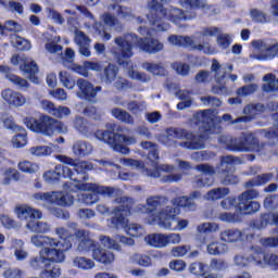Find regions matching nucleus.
Returning a JSON list of instances; mask_svg holds the SVG:
<instances>
[{
	"mask_svg": "<svg viewBox=\"0 0 278 278\" xmlns=\"http://www.w3.org/2000/svg\"><path fill=\"white\" fill-rule=\"evenodd\" d=\"M140 147L141 149L149 151L148 160L152 162L154 169L146 168L142 161L134 159H121V164H123L124 166H130V168H136L137 170H141L142 175H144L146 177H152L153 179H157V177H160L163 184H177L178 181H181L184 175L173 174V170H175L174 165H157V161L160 160V152L157 150L156 143H153L151 141H142L140 143Z\"/></svg>",
	"mask_w": 278,
	"mask_h": 278,
	"instance_id": "f257e3e1",
	"label": "nucleus"
},
{
	"mask_svg": "<svg viewBox=\"0 0 278 278\" xmlns=\"http://www.w3.org/2000/svg\"><path fill=\"white\" fill-rule=\"evenodd\" d=\"M218 142L232 153H257V155H265V157L277 155V143L260 142L255 132L251 131L241 132L238 137L222 135Z\"/></svg>",
	"mask_w": 278,
	"mask_h": 278,
	"instance_id": "f03ea898",
	"label": "nucleus"
},
{
	"mask_svg": "<svg viewBox=\"0 0 278 278\" xmlns=\"http://www.w3.org/2000/svg\"><path fill=\"white\" fill-rule=\"evenodd\" d=\"M114 42L118 46L124 60L134 58V45H137L140 51H144V53L155 54L164 51V43L160 40L151 37L138 38L136 34H126L123 37H116Z\"/></svg>",
	"mask_w": 278,
	"mask_h": 278,
	"instance_id": "7ed1b4c3",
	"label": "nucleus"
},
{
	"mask_svg": "<svg viewBox=\"0 0 278 278\" xmlns=\"http://www.w3.org/2000/svg\"><path fill=\"white\" fill-rule=\"evenodd\" d=\"M195 125H199L203 130L200 135L189 132L187 141L179 142L178 147L199 151L205 149V142L210 138V134H214V112L210 109L201 111L194 115Z\"/></svg>",
	"mask_w": 278,
	"mask_h": 278,
	"instance_id": "20e7f679",
	"label": "nucleus"
},
{
	"mask_svg": "<svg viewBox=\"0 0 278 278\" xmlns=\"http://www.w3.org/2000/svg\"><path fill=\"white\" fill-rule=\"evenodd\" d=\"M115 203H117L118 206L113 210L114 216L111 218L112 227L115 229H125L126 233L132 238H140V236H144V228L142 226L138 224L127 225V223H129L127 216L131 214L134 199L122 197L115 199Z\"/></svg>",
	"mask_w": 278,
	"mask_h": 278,
	"instance_id": "39448f33",
	"label": "nucleus"
},
{
	"mask_svg": "<svg viewBox=\"0 0 278 278\" xmlns=\"http://www.w3.org/2000/svg\"><path fill=\"white\" fill-rule=\"evenodd\" d=\"M109 130H97L94 137L97 140H101L109 144L117 153L123 155H129V146L136 144L135 137L125 136L123 134L114 132L116 130V124H106Z\"/></svg>",
	"mask_w": 278,
	"mask_h": 278,
	"instance_id": "423d86ee",
	"label": "nucleus"
},
{
	"mask_svg": "<svg viewBox=\"0 0 278 278\" xmlns=\"http://www.w3.org/2000/svg\"><path fill=\"white\" fill-rule=\"evenodd\" d=\"M147 16L155 31H168L170 29V24L162 22V18H167V21L175 24L179 23V21H188V16L184 14V10L177 8L164 9L162 7L157 11H150Z\"/></svg>",
	"mask_w": 278,
	"mask_h": 278,
	"instance_id": "0eeeda50",
	"label": "nucleus"
},
{
	"mask_svg": "<svg viewBox=\"0 0 278 278\" xmlns=\"http://www.w3.org/2000/svg\"><path fill=\"white\" fill-rule=\"evenodd\" d=\"M24 123L28 129L42 134L43 136H53L55 134H68V127L64 123L55 118L43 115L39 119L34 117L24 118Z\"/></svg>",
	"mask_w": 278,
	"mask_h": 278,
	"instance_id": "6e6552de",
	"label": "nucleus"
},
{
	"mask_svg": "<svg viewBox=\"0 0 278 278\" xmlns=\"http://www.w3.org/2000/svg\"><path fill=\"white\" fill-rule=\"evenodd\" d=\"M181 210L178 207L166 206L154 215V220L161 229H168L169 231H184L188 228L190 222L179 216Z\"/></svg>",
	"mask_w": 278,
	"mask_h": 278,
	"instance_id": "1a4fd4ad",
	"label": "nucleus"
},
{
	"mask_svg": "<svg viewBox=\"0 0 278 278\" xmlns=\"http://www.w3.org/2000/svg\"><path fill=\"white\" fill-rule=\"evenodd\" d=\"M254 51L250 54L251 60L269 62L278 58V41L273 39H256L251 42Z\"/></svg>",
	"mask_w": 278,
	"mask_h": 278,
	"instance_id": "9d476101",
	"label": "nucleus"
},
{
	"mask_svg": "<svg viewBox=\"0 0 278 278\" xmlns=\"http://www.w3.org/2000/svg\"><path fill=\"white\" fill-rule=\"evenodd\" d=\"M76 178H78V180H76L77 184L65 182L64 189L68 190L70 192H75V190H81L83 192H94L96 194H101L102 197H114V193L116 192V189L112 187H105L92 182H81L90 179L88 175L76 176Z\"/></svg>",
	"mask_w": 278,
	"mask_h": 278,
	"instance_id": "9b49d317",
	"label": "nucleus"
},
{
	"mask_svg": "<svg viewBox=\"0 0 278 278\" xmlns=\"http://www.w3.org/2000/svg\"><path fill=\"white\" fill-rule=\"evenodd\" d=\"M242 164V160L238 156L226 155L220 157L219 179L223 186H236L240 182V178L235 174L236 165Z\"/></svg>",
	"mask_w": 278,
	"mask_h": 278,
	"instance_id": "f8f14e48",
	"label": "nucleus"
},
{
	"mask_svg": "<svg viewBox=\"0 0 278 278\" xmlns=\"http://www.w3.org/2000/svg\"><path fill=\"white\" fill-rule=\"evenodd\" d=\"M168 43L173 47H185L186 49H191V51H202L206 55H212L214 53V49L206 43H197L194 38L190 36H179V35H170L168 37Z\"/></svg>",
	"mask_w": 278,
	"mask_h": 278,
	"instance_id": "ddd939ff",
	"label": "nucleus"
},
{
	"mask_svg": "<svg viewBox=\"0 0 278 278\" xmlns=\"http://www.w3.org/2000/svg\"><path fill=\"white\" fill-rule=\"evenodd\" d=\"M33 199L35 201H43V203H51L52 205H60L61 207H70L75 201L72 194L60 191L38 192L33 195Z\"/></svg>",
	"mask_w": 278,
	"mask_h": 278,
	"instance_id": "4468645a",
	"label": "nucleus"
},
{
	"mask_svg": "<svg viewBox=\"0 0 278 278\" xmlns=\"http://www.w3.org/2000/svg\"><path fill=\"white\" fill-rule=\"evenodd\" d=\"M67 227L74 231V240L78 242L76 247L78 253L94 251V240L90 237V230L77 228V223H71Z\"/></svg>",
	"mask_w": 278,
	"mask_h": 278,
	"instance_id": "2eb2a0df",
	"label": "nucleus"
},
{
	"mask_svg": "<svg viewBox=\"0 0 278 278\" xmlns=\"http://www.w3.org/2000/svg\"><path fill=\"white\" fill-rule=\"evenodd\" d=\"M167 203L168 198L163 195H152L146 200V206L142 204L137 206V212H142V214H152L153 223L157 224L155 220V215L159 212H162V210L166 208L164 205H167Z\"/></svg>",
	"mask_w": 278,
	"mask_h": 278,
	"instance_id": "dca6fc26",
	"label": "nucleus"
},
{
	"mask_svg": "<svg viewBox=\"0 0 278 278\" xmlns=\"http://www.w3.org/2000/svg\"><path fill=\"white\" fill-rule=\"evenodd\" d=\"M79 91L77 92L78 99H85V101H90L94 103L98 92H101V86L94 87L90 81L84 78H79L76 83Z\"/></svg>",
	"mask_w": 278,
	"mask_h": 278,
	"instance_id": "f3484780",
	"label": "nucleus"
},
{
	"mask_svg": "<svg viewBox=\"0 0 278 278\" xmlns=\"http://www.w3.org/2000/svg\"><path fill=\"white\" fill-rule=\"evenodd\" d=\"M61 176L68 178L72 181H79V178L75 177V173H73L68 166H64L62 164L56 165L54 169L46 172L43 174V179L47 184H53V181H58Z\"/></svg>",
	"mask_w": 278,
	"mask_h": 278,
	"instance_id": "a211bd4d",
	"label": "nucleus"
},
{
	"mask_svg": "<svg viewBox=\"0 0 278 278\" xmlns=\"http://www.w3.org/2000/svg\"><path fill=\"white\" fill-rule=\"evenodd\" d=\"M74 42L75 45H77L80 55H84L85 58H90V55H92V52H90V45L92 42V39H90V37L86 35V33L78 28H75Z\"/></svg>",
	"mask_w": 278,
	"mask_h": 278,
	"instance_id": "6ab92c4d",
	"label": "nucleus"
},
{
	"mask_svg": "<svg viewBox=\"0 0 278 278\" xmlns=\"http://www.w3.org/2000/svg\"><path fill=\"white\" fill-rule=\"evenodd\" d=\"M190 135V131L184 129V128H167L166 135H163L159 138V142L161 144H165L166 147H173L175 144V141L170 140V138H176L177 140H188V136Z\"/></svg>",
	"mask_w": 278,
	"mask_h": 278,
	"instance_id": "aec40b11",
	"label": "nucleus"
},
{
	"mask_svg": "<svg viewBox=\"0 0 278 278\" xmlns=\"http://www.w3.org/2000/svg\"><path fill=\"white\" fill-rule=\"evenodd\" d=\"M71 227H56L55 233L62 240L59 241L58 247H61L63 251H71L73 249V240H75V232L71 231Z\"/></svg>",
	"mask_w": 278,
	"mask_h": 278,
	"instance_id": "412c9836",
	"label": "nucleus"
},
{
	"mask_svg": "<svg viewBox=\"0 0 278 278\" xmlns=\"http://www.w3.org/2000/svg\"><path fill=\"white\" fill-rule=\"evenodd\" d=\"M60 162L63 164H68L74 167L76 175H87L88 170H92V163L87 161H75L68 156L58 155L56 156Z\"/></svg>",
	"mask_w": 278,
	"mask_h": 278,
	"instance_id": "4be33fe9",
	"label": "nucleus"
},
{
	"mask_svg": "<svg viewBox=\"0 0 278 278\" xmlns=\"http://www.w3.org/2000/svg\"><path fill=\"white\" fill-rule=\"evenodd\" d=\"M1 94H2V99L7 103H9V105H13V108H23V105L27 103V98L18 91H14L12 89H5L2 91Z\"/></svg>",
	"mask_w": 278,
	"mask_h": 278,
	"instance_id": "5701e85b",
	"label": "nucleus"
},
{
	"mask_svg": "<svg viewBox=\"0 0 278 278\" xmlns=\"http://www.w3.org/2000/svg\"><path fill=\"white\" fill-rule=\"evenodd\" d=\"M211 71L214 73V78L217 84H223L225 81V77H227V73L233 72V65H222L218 60L213 59Z\"/></svg>",
	"mask_w": 278,
	"mask_h": 278,
	"instance_id": "b1692460",
	"label": "nucleus"
},
{
	"mask_svg": "<svg viewBox=\"0 0 278 278\" xmlns=\"http://www.w3.org/2000/svg\"><path fill=\"white\" fill-rule=\"evenodd\" d=\"M219 240L228 244H233V242H243L244 231L238 228H227L219 233Z\"/></svg>",
	"mask_w": 278,
	"mask_h": 278,
	"instance_id": "393cba45",
	"label": "nucleus"
},
{
	"mask_svg": "<svg viewBox=\"0 0 278 278\" xmlns=\"http://www.w3.org/2000/svg\"><path fill=\"white\" fill-rule=\"evenodd\" d=\"M68 250H63L61 245H54L52 248H43L41 250V255H46L48 262L62 263L66 260V253Z\"/></svg>",
	"mask_w": 278,
	"mask_h": 278,
	"instance_id": "a878e982",
	"label": "nucleus"
},
{
	"mask_svg": "<svg viewBox=\"0 0 278 278\" xmlns=\"http://www.w3.org/2000/svg\"><path fill=\"white\" fill-rule=\"evenodd\" d=\"M15 214L21 220H35L36 218H42V213L39 210L31 208L28 205H18L15 207Z\"/></svg>",
	"mask_w": 278,
	"mask_h": 278,
	"instance_id": "bb28decb",
	"label": "nucleus"
},
{
	"mask_svg": "<svg viewBox=\"0 0 278 278\" xmlns=\"http://www.w3.org/2000/svg\"><path fill=\"white\" fill-rule=\"evenodd\" d=\"M20 71H23L33 81V84H40V79L36 76L38 73V65L31 59L26 60L23 64L20 65Z\"/></svg>",
	"mask_w": 278,
	"mask_h": 278,
	"instance_id": "cd10ccee",
	"label": "nucleus"
},
{
	"mask_svg": "<svg viewBox=\"0 0 278 278\" xmlns=\"http://www.w3.org/2000/svg\"><path fill=\"white\" fill-rule=\"evenodd\" d=\"M0 73H4L5 78L9 79L11 84L16 86L18 90H23V88H29V83L25 78H22L21 76H16L10 73V67L1 65Z\"/></svg>",
	"mask_w": 278,
	"mask_h": 278,
	"instance_id": "c85d7f7f",
	"label": "nucleus"
},
{
	"mask_svg": "<svg viewBox=\"0 0 278 278\" xmlns=\"http://www.w3.org/2000/svg\"><path fill=\"white\" fill-rule=\"evenodd\" d=\"M72 151L76 157H86L92 153V144L86 140H76L72 146Z\"/></svg>",
	"mask_w": 278,
	"mask_h": 278,
	"instance_id": "c756f323",
	"label": "nucleus"
},
{
	"mask_svg": "<svg viewBox=\"0 0 278 278\" xmlns=\"http://www.w3.org/2000/svg\"><path fill=\"white\" fill-rule=\"evenodd\" d=\"M30 242L31 244H34V247H45L47 249V247H58V244H60V240L55 239V238H51L49 236H42V235H35L30 238Z\"/></svg>",
	"mask_w": 278,
	"mask_h": 278,
	"instance_id": "7c9ffc66",
	"label": "nucleus"
},
{
	"mask_svg": "<svg viewBox=\"0 0 278 278\" xmlns=\"http://www.w3.org/2000/svg\"><path fill=\"white\" fill-rule=\"evenodd\" d=\"M262 204L257 201H238L237 210L240 214L251 215L260 212Z\"/></svg>",
	"mask_w": 278,
	"mask_h": 278,
	"instance_id": "2f4dec72",
	"label": "nucleus"
},
{
	"mask_svg": "<svg viewBox=\"0 0 278 278\" xmlns=\"http://www.w3.org/2000/svg\"><path fill=\"white\" fill-rule=\"evenodd\" d=\"M117 75L118 68H116L114 64H109V66H105L100 72V81H102V84H106V86H110V84L114 83Z\"/></svg>",
	"mask_w": 278,
	"mask_h": 278,
	"instance_id": "473e14b6",
	"label": "nucleus"
},
{
	"mask_svg": "<svg viewBox=\"0 0 278 278\" xmlns=\"http://www.w3.org/2000/svg\"><path fill=\"white\" fill-rule=\"evenodd\" d=\"M170 204V207H177L178 210L179 207H184L185 210H189L191 212L197 210V203L186 195L172 199Z\"/></svg>",
	"mask_w": 278,
	"mask_h": 278,
	"instance_id": "72a5a7b5",
	"label": "nucleus"
},
{
	"mask_svg": "<svg viewBox=\"0 0 278 278\" xmlns=\"http://www.w3.org/2000/svg\"><path fill=\"white\" fill-rule=\"evenodd\" d=\"M266 254L262 251V248L252 247L250 249V262H253L258 268H265L266 264Z\"/></svg>",
	"mask_w": 278,
	"mask_h": 278,
	"instance_id": "f704fd0d",
	"label": "nucleus"
},
{
	"mask_svg": "<svg viewBox=\"0 0 278 278\" xmlns=\"http://www.w3.org/2000/svg\"><path fill=\"white\" fill-rule=\"evenodd\" d=\"M144 241L149 247L154 249H164L166 247V235L164 233H152L144 238Z\"/></svg>",
	"mask_w": 278,
	"mask_h": 278,
	"instance_id": "c9c22d12",
	"label": "nucleus"
},
{
	"mask_svg": "<svg viewBox=\"0 0 278 278\" xmlns=\"http://www.w3.org/2000/svg\"><path fill=\"white\" fill-rule=\"evenodd\" d=\"M27 229L33 231V233H49L51 231V225L47 222L29 220L26 224Z\"/></svg>",
	"mask_w": 278,
	"mask_h": 278,
	"instance_id": "e433bc0d",
	"label": "nucleus"
},
{
	"mask_svg": "<svg viewBox=\"0 0 278 278\" xmlns=\"http://www.w3.org/2000/svg\"><path fill=\"white\" fill-rule=\"evenodd\" d=\"M109 12H116V16H119L121 18H136L134 16V12L131 11V8L121 5V4H110L108 7Z\"/></svg>",
	"mask_w": 278,
	"mask_h": 278,
	"instance_id": "4c0bfd02",
	"label": "nucleus"
},
{
	"mask_svg": "<svg viewBox=\"0 0 278 278\" xmlns=\"http://www.w3.org/2000/svg\"><path fill=\"white\" fill-rule=\"evenodd\" d=\"M74 268H79L80 270H92L94 268V261L86 256H76L72 260Z\"/></svg>",
	"mask_w": 278,
	"mask_h": 278,
	"instance_id": "58836bf2",
	"label": "nucleus"
},
{
	"mask_svg": "<svg viewBox=\"0 0 278 278\" xmlns=\"http://www.w3.org/2000/svg\"><path fill=\"white\" fill-rule=\"evenodd\" d=\"M93 260L100 262V264H112L114 262V253L110 250H93Z\"/></svg>",
	"mask_w": 278,
	"mask_h": 278,
	"instance_id": "ea45409f",
	"label": "nucleus"
},
{
	"mask_svg": "<svg viewBox=\"0 0 278 278\" xmlns=\"http://www.w3.org/2000/svg\"><path fill=\"white\" fill-rule=\"evenodd\" d=\"M112 116L116 118L117 121H121V123H125L126 125H135L136 121L134 119V116L129 114V112L123 110V109H113L111 111Z\"/></svg>",
	"mask_w": 278,
	"mask_h": 278,
	"instance_id": "a19ab883",
	"label": "nucleus"
},
{
	"mask_svg": "<svg viewBox=\"0 0 278 278\" xmlns=\"http://www.w3.org/2000/svg\"><path fill=\"white\" fill-rule=\"evenodd\" d=\"M206 251L208 255H225L228 251V247L226 243L212 241L206 245Z\"/></svg>",
	"mask_w": 278,
	"mask_h": 278,
	"instance_id": "79ce46f5",
	"label": "nucleus"
},
{
	"mask_svg": "<svg viewBox=\"0 0 278 278\" xmlns=\"http://www.w3.org/2000/svg\"><path fill=\"white\" fill-rule=\"evenodd\" d=\"M229 192L230 190L227 187L215 188L206 193V200L218 201V199H225V197H228Z\"/></svg>",
	"mask_w": 278,
	"mask_h": 278,
	"instance_id": "37998d69",
	"label": "nucleus"
},
{
	"mask_svg": "<svg viewBox=\"0 0 278 278\" xmlns=\"http://www.w3.org/2000/svg\"><path fill=\"white\" fill-rule=\"evenodd\" d=\"M7 31H12V33L23 31V26H21V24H18L14 20H9V21L4 22V25L0 24L1 36H7V34H8Z\"/></svg>",
	"mask_w": 278,
	"mask_h": 278,
	"instance_id": "c03bdc74",
	"label": "nucleus"
},
{
	"mask_svg": "<svg viewBox=\"0 0 278 278\" xmlns=\"http://www.w3.org/2000/svg\"><path fill=\"white\" fill-rule=\"evenodd\" d=\"M143 71H147L148 73H152V75H166V68H164L163 63H151V62H144L142 63Z\"/></svg>",
	"mask_w": 278,
	"mask_h": 278,
	"instance_id": "a18cd8bd",
	"label": "nucleus"
},
{
	"mask_svg": "<svg viewBox=\"0 0 278 278\" xmlns=\"http://www.w3.org/2000/svg\"><path fill=\"white\" fill-rule=\"evenodd\" d=\"M175 96L182 101L177 104V110H186L190 108V105H192V98H190V91L178 90L175 92Z\"/></svg>",
	"mask_w": 278,
	"mask_h": 278,
	"instance_id": "49530a36",
	"label": "nucleus"
},
{
	"mask_svg": "<svg viewBox=\"0 0 278 278\" xmlns=\"http://www.w3.org/2000/svg\"><path fill=\"white\" fill-rule=\"evenodd\" d=\"M18 170L22 173H26L27 175H34V173H38L40 170V166L38 163H34L31 161H22L17 165Z\"/></svg>",
	"mask_w": 278,
	"mask_h": 278,
	"instance_id": "de8ad7c7",
	"label": "nucleus"
},
{
	"mask_svg": "<svg viewBox=\"0 0 278 278\" xmlns=\"http://www.w3.org/2000/svg\"><path fill=\"white\" fill-rule=\"evenodd\" d=\"M264 110L265 108L262 103L249 104L243 109V114H245L247 118L252 121L253 116H257V114H260V112H264Z\"/></svg>",
	"mask_w": 278,
	"mask_h": 278,
	"instance_id": "09e8293b",
	"label": "nucleus"
},
{
	"mask_svg": "<svg viewBox=\"0 0 278 278\" xmlns=\"http://www.w3.org/2000/svg\"><path fill=\"white\" fill-rule=\"evenodd\" d=\"M18 179H21V173L14 168H8L3 173L2 184L3 186H10V184H12V180L18 181Z\"/></svg>",
	"mask_w": 278,
	"mask_h": 278,
	"instance_id": "8fccbe9b",
	"label": "nucleus"
},
{
	"mask_svg": "<svg viewBox=\"0 0 278 278\" xmlns=\"http://www.w3.org/2000/svg\"><path fill=\"white\" fill-rule=\"evenodd\" d=\"M275 79L276 77L274 74H267L263 77V81H265V84L262 85L263 92H277Z\"/></svg>",
	"mask_w": 278,
	"mask_h": 278,
	"instance_id": "3c124183",
	"label": "nucleus"
},
{
	"mask_svg": "<svg viewBox=\"0 0 278 278\" xmlns=\"http://www.w3.org/2000/svg\"><path fill=\"white\" fill-rule=\"evenodd\" d=\"M220 34V28L218 27H204L197 36L193 37V40H199L201 38H214Z\"/></svg>",
	"mask_w": 278,
	"mask_h": 278,
	"instance_id": "603ef678",
	"label": "nucleus"
},
{
	"mask_svg": "<svg viewBox=\"0 0 278 278\" xmlns=\"http://www.w3.org/2000/svg\"><path fill=\"white\" fill-rule=\"evenodd\" d=\"M29 264L34 270H42V268L47 267V264H49V262L47 261V256L39 252V256L33 257Z\"/></svg>",
	"mask_w": 278,
	"mask_h": 278,
	"instance_id": "864d4df0",
	"label": "nucleus"
},
{
	"mask_svg": "<svg viewBox=\"0 0 278 278\" xmlns=\"http://www.w3.org/2000/svg\"><path fill=\"white\" fill-rule=\"evenodd\" d=\"M30 155H35L36 157H45L47 155H51L53 153V150L49 146H37L31 147L29 149Z\"/></svg>",
	"mask_w": 278,
	"mask_h": 278,
	"instance_id": "5fc2aeb1",
	"label": "nucleus"
},
{
	"mask_svg": "<svg viewBox=\"0 0 278 278\" xmlns=\"http://www.w3.org/2000/svg\"><path fill=\"white\" fill-rule=\"evenodd\" d=\"M220 230V226L216 223H202L197 227L198 233H216Z\"/></svg>",
	"mask_w": 278,
	"mask_h": 278,
	"instance_id": "6e6d98bb",
	"label": "nucleus"
},
{
	"mask_svg": "<svg viewBox=\"0 0 278 278\" xmlns=\"http://www.w3.org/2000/svg\"><path fill=\"white\" fill-rule=\"evenodd\" d=\"M260 199V191L257 189H248L238 195V201H253Z\"/></svg>",
	"mask_w": 278,
	"mask_h": 278,
	"instance_id": "4d7b16f0",
	"label": "nucleus"
},
{
	"mask_svg": "<svg viewBox=\"0 0 278 278\" xmlns=\"http://www.w3.org/2000/svg\"><path fill=\"white\" fill-rule=\"evenodd\" d=\"M258 89H260V86H257V84H250V85L240 87L237 90V94L238 97H249L251 94H254V92H257Z\"/></svg>",
	"mask_w": 278,
	"mask_h": 278,
	"instance_id": "13d9d810",
	"label": "nucleus"
},
{
	"mask_svg": "<svg viewBox=\"0 0 278 278\" xmlns=\"http://www.w3.org/2000/svg\"><path fill=\"white\" fill-rule=\"evenodd\" d=\"M250 16L254 23H268V15L260 9H251Z\"/></svg>",
	"mask_w": 278,
	"mask_h": 278,
	"instance_id": "bf43d9fd",
	"label": "nucleus"
},
{
	"mask_svg": "<svg viewBox=\"0 0 278 278\" xmlns=\"http://www.w3.org/2000/svg\"><path fill=\"white\" fill-rule=\"evenodd\" d=\"M1 5L5 8V10H9V12H16L17 14H23L24 8L21 2L16 1H9V2H3L0 1Z\"/></svg>",
	"mask_w": 278,
	"mask_h": 278,
	"instance_id": "052dcab7",
	"label": "nucleus"
},
{
	"mask_svg": "<svg viewBox=\"0 0 278 278\" xmlns=\"http://www.w3.org/2000/svg\"><path fill=\"white\" fill-rule=\"evenodd\" d=\"M59 77L64 88H67V90H73L75 88V80L71 78V75L68 73L60 72Z\"/></svg>",
	"mask_w": 278,
	"mask_h": 278,
	"instance_id": "680f3d73",
	"label": "nucleus"
},
{
	"mask_svg": "<svg viewBox=\"0 0 278 278\" xmlns=\"http://www.w3.org/2000/svg\"><path fill=\"white\" fill-rule=\"evenodd\" d=\"M74 129H77L80 134H88L90 130L88 128V121L84 119V117H76L74 119Z\"/></svg>",
	"mask_w": 278,
	"mask_h": 278,
	"instance_id": "e2e57ef3",
	"label": "nucleus"
},
{
	"mask_svg": "<svg viewBox=\"0 0 278 278\" xmlns=\"http://www.w3.org/2000/svg\"><path fill=\"white\" fill-rule=\"evenodd\" d=\"M134 260H135V262H137V264L139 266H142L143 268H149V266H151V264H153L151 256H149L147 254H135Z\"/></svg>",
	"mask_w": 278,
	"mask_h": 278,
	"instance_id": "0e129e2a",
	"label": "nucleus"
},
{
	"mask_svg": "<svg viewBox=\"0 0 278 278\" xmlns=\"http://www.w3.org/2000/svg\"><path fill=\"white\" fill-rule=\"evenodd\" d=\"M12 144L16 149H21L27 144V134L25 131L17 134L12 139Z\"/></svg>",
	"mask_w": 278,
	"mask_h": 278,
	"instance_id": "69168bd1",
	"label": "nucleus"
},
{
	"mask_svg": "<svg viewBox=\"0 0 278 278\" xmlns=\"http://www.w3.org/2000/svg\"><path fill=\"white\" fill-rule=\"evenodd\" d=\"M265 268H270V270H278V255L277 254H266L265 255Z\"/></svg>",
	"mask_w": 278,
	"mask_h": 278,
	"instance_id": "338daca9",
	"label": "nucleus"
},
{
	"mask_svg": "<svg viewBox=\"0 0 278 278\" xmlns=\"http://www.w3.org/2000/svg\"><path fill=\"white\" fill-rule=\"evenodd\" d=\"M60 275H62V269L58 266L41 271L42 278H58Z\"/></svg>",
	"mask_w": 278,
	"mask_h": 278,
	"instance_id": "774afa93",
	"label": "nucleus"
}]
</instances>
